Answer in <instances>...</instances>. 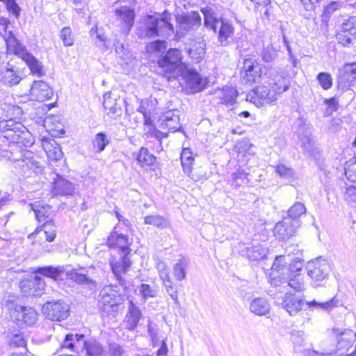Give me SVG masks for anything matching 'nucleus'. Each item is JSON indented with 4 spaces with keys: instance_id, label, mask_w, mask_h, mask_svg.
<instances>
[{
    "instance_id": "nucleus-1",
    "label": "nucleus",
    "mask_w": 356,
    "mask_h": 356,
    "mask_svg": "<svg viewBox=\"0 0 356 356\" xmlns=\"http://www.w3.org/2000/svg\"><path fill=\"white\" fill-rule=\"evenodd\" d=\"M290 83V79L285 72L269 68L262 75L261 85L248 93L247 99L257 106L270 104L289 89Z\"/></svg>"
},
{
    "instance_id": "nucleus-2",
    "label": "nucleus",
    "mask_w": 356,
    "mask_h": 356,
    "mask_svg": "<svg viewBox=\"0 0 356 356\" xmlns=\"http://www.w3.org/2000/svg\"><path fill=\"white\" fill-rule=\"evenodd\" d=\"M94 270L92 267H90L88 269L81 268L79 271L76 270H67L64 266H58L56 267L48 266L39 268L37 270V273L54 280L61 278L63 274L65 273L67 278L92 290L97 287V282L92 277V274L90 273V271H93Z\"/></svg>"
},
{
    "instance_id": "nucleus-3",
    "label": "nucleus",
    "mask_w": 356,
    "mask_h": 356,
    "mask_svg": "<svg viewBox=\"0 0 356 356\" xmlns=\"http://www.w3.org/2000/svg\"><path fill=\"white\" fill-rule=\"evenodd\" d=\"M7 27H5L6 29ZM8 54H15L21 58L28 65L31 73L38 77L45 74L43 65L35 56L28 52L25 46L15 37L11 31H6L4 35Z\"/></svg>"
},
{
    "instance_id": "nucleus-4",
    "label": "nucleus",
    "mask_w": 356,
    "mask_h": 356,
    "mask_svg": "<svg viewBox=\"0 0 356 356\" xmlns=\"http://www.w3.org/2000/svg\"><path fill=\"white\" fill-rule=\"evenodd\" d=\"M204 15V26L218 34V40L222 46H226L234 33V27L232 23L223 18H218L215 11L206 7L201 9Z\"/></svg>"
},
{
    "instance_id": "nucleus-5",
    "label": "nucleus",
    "mask_w": 356,
    "mask_h": 356,
    "mask_svg": "<svg viewBox=\"0 0 356 356\" xmlns=\"http://www.w3.org/2000/svg\"><path fill=\"white\" fill-rule=\"evenodd\" d=\"M170 20V18L166 15L161 18L154 15H148L144 19V34L149 38H168L172 35L174 28Z\"/></svg>"
},
{
    "instance_id": "nucleus-6",
    "label": "nucleus",
    "mask_w": 356,
    "mask_h": 356,
    "mask_svg": "<svg viewBox=\"0 0 356 356\" xmlns=\"http://www.w3.org/2000/svg\"><path fill=\"white\" fill-rule=\"evenodd\" d=\"M302 259L300 257H297L296 260L290 261L286 255L277 256L271 266L270 284L275 286H279V282L282 277L294 270L295 272L302 270Z\"/></svg>"
},
{
    "instance_id": "nucleus-7",
    "label": "nucleus",
    "mask_w": 356,
    "mask_h": 356,
    "mask_svg": "<svg viewBox=\"0 0 356 356\" xmlns=\"http://www.w3.org/2000/svg\"><path fill=\"white\" fill-rule=\"evenodd\" d=\"M182 56L177 49H170L158 60V65L168 81L175 79L181 70Z\"/></svg>"
},
{
    "instance_id": "nucleus-8",
    "label": "nucleus",
    "mask_w": 356,
    "mask_h": 356,
    "mask_svg": "<svg viewBox=\"0 0 356 356\" xmlns=\"http://www.w3.org/2000/svg\"><path fill=\"white\" fill-rule=\"evenodd\" d=\"M99 306L102 312L108 316H115L122 305V298L118 292L107 286L99 292Z\"/></svg>"
},
{
    "instance_id": "nucleus-9",
    "label": "nucleus",
    "mask_w": 356,
    "mask_h": 356,
    "mask_svg": "<svg viewBox=\"0 0 356 356\" xmlns=\"http://www.w3.org/2000/svg\"><path fill=\"white\" fill-rule=\"evenodd\" d=\"M0 131L3 134L4 138L10 142L19 143L22 142L21 138L26 131V127L19 122L9 119L0 122Z\"/></svg>"
},
{
    "instance_id": "nucleus-10",
    "label": "nucleus",
    "mask_w": 356,
    "mask_h": 356,
    "mask_svg": "<svg viewBox=\"0 0 356 356\" xmlns=\"http://www.w3.org/2000/svg\"><path fill=\"white\" fill-rule=\"evenodd\" d=\"M178 24L177 33L185 35L188 33L196 30L200 27L202 22L198 12L191 11L187 13L179 15L176 17Z\"/></svg>"
},
{
    "instance_id": "nucleus-11",
    "label": "nucleus",
    "mask_w": 356,
    "mask_h": 356,
    "mask_svg": "<svg viewBox=\"0 0 356 356\" xmlns=\"http://www.w3.org/2000/svg\"><path fill=\"white\" fill-rule=\"evenodd\" d=\"M43 311L51 321H60L68 316L70 307L65 301L58 300L46 302L43 306Z\"/></svg>"
},
{
    "instance_id": "nucleus-12",
    "label": "nucleus",
    "mask_w": 356,
    "mask_h": 356,
    "mask_svg": "<svg viewBox=\"0 0 356 356\" xmlns=\"http://www.w3.org/2000/svg\"><path fill=\"white\" fill-rule=\"evenodd\" d=\"M56 236V228L53 220L45 222L41 228H37L34 232L28 236L29 239L32 240L33 245L40 244L43 243V238H45L44 241L52 242Z\"/></svg>"
},
{
    "instance_id": "nucleus-13",
    "label": "nucleus",
    "mask_w": 356,
    "mask_h": 356,
    "mask_svg": "<svg viewBox=\"0 0 356 356\" xmlns=\"http://www.w3.org/2000/svg\"><path fill=\"white\" fill-rule=\"evenodd\" d=\"M307 269L308 275L316 282L324 280L330 273V266L327 261L321 258L308 262Z\"/></svg>"
},
{
    "instance_id": "nucleus-14",
    "label": "nucleus",
    "mask_w": 356,
    "mask_h": 356,
    "mask_svg": "<svg viewBox=\"0 0 356 356\" xmlns=\"http://www.w3.org/2000/svg\"><path fill=\"white\" fill-rule=\"evenodd\" d=\"M300 225L299 220L293 221L291 218H284L275 225L274 235L279 240H286L295 234Z\"/></svg>"
},
{
    "instance_id": "nucleus-15",
    "label": "nucleus",
    "mask_w": 356,
    "mask_h": 356,
    "mask_svg": "<svg viewBox=\"0 0 356 356\" xmlns=\"http://www.w3.org/2000/svg\"><path fill=\"white\" fill-rule=\"evenodd\" d=\"M22 76L21 70L10 63L0 70V81L6 86L12 87L19 84Z\"/></svg>"
},
{
    "instance_id": "nucleus-16",
    "label": "nucleus",
    "mask_w": 356,
    "mask_h": 356,
    "mask_svg": "<svg viewBox=\"0 0 356 356\" xmlns=\"http://www.w3.org/2000/svg\"><path fill=\"white\" fill-rule=\"evenodd\" d=\"M38 314L32 307L15 305L10 309V316L17 321H21L27 325L34 324L37 321Z\"/></svg>"
},
{
    "instance_id": "nucleus-17",
    "label": "nucleus",
    "mask_w": 356,
    "mask_h": 356,
    "mask_svg": "<svg viewBox=\"0 0 356 356\" xmlns=\"http://www.w3.org/2000/svg\"><path fill=\"white\" fill-rule=\"evenodd\" d=\"M142 317V312L133 300L128 302L127 312L122 325L129 331H134L138 326Z\"/></svg>"
},
{
    "instance_id": "nucleus-18",
    "label": "nucleus",
    "mask_w": 356,
    "mask_h": 356,
    "mask_svg": "<svg viewBox=\"0 0 356 356\" xmlns=\"http://www.w3.org/2000/svg\"><path fill=\"white\" fill-rule=\"evenodd\" d=\"M32 98L38 102L51 99L54 92L50 86L42 80L34 81L30 90Z\"/></svg>"
},
{
    "instance_id": "nucleus-19",
    "label": "nucleus",
    "mask_w": 356,
    "mask_h": 356,
    "mask_svg": "<svg viewBox=\"0 0 356 356\" xmlns=\"http://www.w3.org/2000/svg\"><path fill=\"white\" fill-rule=\"evenodd\" d=\"M106 244L110 248L119 249L120 255L128 256L130 252L131 243L127 235L113 232L108 237Z\"/></svg>"
},
{
    "instance_id": "nucleus-20",
    "label": "nucleus",
    "mask_w": 356,
    "mask_h": 356,
    "mask_svg": "<svg viewBox=\"0 0 356 356\" xmlns=\"http://www.w3.org/2000/svg\"><path fill=\"white\" fill-rule=\"evenodd\" d=\"M112 272L119 284L123 286L125 284L124 275L131 265V262L127 255H120L118 261L110 262Z\"/></svg>"
},
{
    "instance_id": "nucleus-21",
    "label": "nucleus",
    "mask_w": 356,
    "mask_h": 356,
    "mask_svg": "<svg viewBox=\"0 0 356 356\" xmlns=\"http://www.w3.org/2000/svg\"><path fill=\"white\" fill-rule=\"evenodd\" d=\"M333 331L337 334V350L339 351H347L352 347L355 339H356V332L351 330H345L341 332L339 329H334Z\"/></svg>"
},
{
    "instance_id": "nucleus-22",
    "label": "nucleus",
    "mask_w": 356,
    "mask_h": 356,
    "mask_svg": "<svg viewBox=\"0 0 356 356\" xmlns=\"http://www.w3.org/2000/svg\"><path fill=\"white\" fill-rule=\"evenodd\" d=\"M54 177L52 193L54 195H71L74 193V186L71 182L58 174Z\"/></svg>"
},
{
    "instance_id": "nucleus-23",
    "label": "nucleus",
    "mask_w": 356,
    "mask_h": 356,
    "mask_svg": "<svg viewBox=\"0 0 356 356\" xmlns=\"http://www.w3.org/2000/svg\"><path fill=\"white\" fill-rule=\"evenodd\" d=\"M215 97L219 101L218 104H225L226 106H232L235 104L238 96L237 90L232 87H223L215 91Z\"/></svg>"
},
{
    "instance_id": "nucleus-24",
    "label": "nucleus",
    "mask_w": 356,
    "mask_h": 356,
    "mask_svg": "<svg viewBox=\"0 0 356 356\" xmlns=\"http://www.w3.org/2000/svg\"><path fill=\"white\" fill-rule=\"evenodd\" d=\"M302 270L290 272L285 276L282 277L279 282V285L286 284L296 291H302L304 290L303 276L300 272Z\"/></svg>"
},
{
    "instance_id": "nucleus-25",
    "label": "nucleus",
    "mask_w": 356,
    "mask_h": 356,
    "mask_svg": "<svg viewBox=\"0 0 356 356\" xmlns=\"http://www.w3.org/2000/svg\"><path fill=\"white\" fill-rule=\"evenodd\" d=\"M115 15L122 21L124 31L128 33L134 22V10L129 7L122 6L115 10Z\"/></svg>"
},
{
    "instance_id": "nucleus-26",
    "label": "nucleus",
    "mask_w": 356,
    "mask_h": 356,
    "mask_svg": "<svg viewBox=\"0 0 356 356\" xmlns=\"http://www.w3.org/2000/svg\"><path fill=\"white\" fill-rule=\"evenodd\" d=\"M249 310L256 316H267L270 313V305L264 298H254L250 302Z\"/></svg>"
},
{
    "instance_id": "nucleus-27",
    "label": "nucleus",
    "mask_w": 356,
    "mask_h": 356,
    "mask_svg": "<svg viewBox=\"0 0 356 356\" xmlns=\"http://www.w3.org/2000/svg\"><path fill=\"white\" fill-rule=\"evenodd\" d=\"M120 99H116L111 92H106L104 95V106L108 111L107 114L111 117L119 116L122 114Z\"/></svg>"
},
{
    "instance_id": "nucleus-28",
    "label": "nucleus",
    "mask_w": 356,
    "mask_h": 356,
    "mask_svg": "<svg viewBox=\"0 0 356 356\" xmlns=\"http://www.w3.org/2000/svg\"><path fill=\"white\" fill-rule=\"evenodd\" d=\"M303 305L302 299L293 294L286 293L282 302L283 308L291 315L295 316L301 311Z\"/></svg>"
},
{
    "instance_id": "nucleus-29",
    "label": "nucleus",
    "mask_w": 356,
    "mask_h": 356,
    "mask_svg": "<svg viewBox=\"0 0 356 356\" xmlns=\"http://www.w3.org/2000/svg\"><path fill=\"white\" fill-rule=\"evenodd\" d=\"M242 255L251 261H259L266 257L267 249L259 243L245 247L241 250Z\"/></svg>"
},
{
    "instance_id": "nucleus-30",
    "label": "nucleus",
    "mask_w": 356,
    "mask_h": 356,
    "mask_svg": "<svg viewBox=\"0 0 356 356\" xmlns=\"http://www.w3.org/2000/svg\"><path fill=\"white\" fill-rule=\"evenodd\" d=\"M84 337V335L82 334H67L63 341V348L76 352H79L80 350H83L84 342L86 341Z\"/></svg>"
},
{
    "instance_id": "nucleus-31",
    "label": "nucleus",
    "mask_w": 356,
    "mask_h": 356,
    "mask_svg": "<svg viewBox=\"0 0 356 356\" xmlns=\"http://www.w3.org/2000/svg\"><path fill=\"white\" fill-rule=\"evenodd\" d=\"M186 86L192 92H196L203 89L202 79L196 71L188 70L184 74Z\"/></svg>"
},
{
    "instance_id": "nucleus-32",
    "label": "nucleus",
    "mask_w": 356,
    "mask_h": 356,
    "mask_svg": "<svg viewBox=\"0 0 356 356\" xmlns=\"http://www.w3.org/2000/svg\"><path fill=\"white\" fill-rule=\"evenodd\" d=\"M159 121V127L161 129H167L170 131L175 132L180 128L179 118L172 111L166 112L163 115V119H160Z\"/></svg>"
},
{
    "instance_id": "nucleus-33",
    "label": "nucleus",
    "mask_w": 356,
    "mask_h": 356,
    "mask_svg": "<svg viewBox=\"0 0 356 356\" xmlns=\"http://www.w3.org/2000/svg\"><path fill=\"white\" fill-rule=\"evenodd\" d=\"M42 146L49 159L58 161L63 157V152L60 145L55 140H44L43 141Z\"/></svg>"
},
{
    "instance_id": "nucleus-34",
    "label": "nucleus",
    "mask_w": 356,
    "mask_h": 356,
    "mask_svg": "<svg viewBox=\"0 0 356 356\" xmlns=\"http://www.w3.org/2000/svg\"><path fill=\"white\" fill-rule=\"evenodd\" d=\"M306 304L310 309H316L328 312L338 306L339 300L336 296H334L332 299L326 302H321L316 300H313L312 301H307Z\"/></svg>"
},
{
    "instance_id": "nucleus-35",
    "label": "nucleus",
    "mask_w": 356,
    "mask_h": 356,
    "mask_svg": "<svg viewBox=\"0 0 356 356\" xmlns=\"http://www.w3.org/2000/svg\"><path fill=\"white\" fill-rule=\"evenodd\" d=\"M83 349L87 356H104L105 354L102 345L96 340L86 341Z\"/></svg>"
},
{
    "instance_id": "nucleus-36",
    "label": "nucleus",
    "mask_w": 356,
    "mask_h": 356,
    "mask_svg": "<svg viewBox=\"0 0 356 356\" xmlns=\"http://www.w3.org/2000/svg\"><path fill=\"white\" fill-rule=\"evenodd\" d=\"M13 160H22V161L31 170H35L40 168L39 162L34 157L33 153L27 149H24L22 152L20 158H13Z\"/></svg>"
},
{
    "instance_id": "nucleus-37",
    "label": "nucleus",
    "mask_w": 356,
    "mask_h": 356,
    "mask_svg": "<svg viewBox=\"0 0 356 356\" xmlns=\"http://www.w3.org/2000/svg\"><path fill=\"white\" fill-rule=\"evenodd\" d=\"M144 222L146 225H150L159 229H164L169 225L167 218L160 215H150L145 217Z\"/></svg>"
},
{
    "instance_id": "nucleus-38",
    "label": "nucleus",
    "mask_w": 356,
    "mask_h": 356,
    "mask_svg": "<svg viewBox=\"0 0 356 356\" xmlns=\"http://www.w3.org/2000/svg\"><path fill=\"white\" fill-rule=\"evenodd\" d=\"M180 159L184 171L186 173H190L194 161V158L191 149L188 148H184L181 152Z\"/></svg>"
},
{
    "instance_id": "nucleus-39",
    "label": "nucleus",
    "mask_w": 356,
    "mask_h": 356,
    "mask_svg": "<svg viewBox=\"0 0 356 356\" xmlns=\"http://www.w3.org/2000/svg\"><path fill=\"white\" fill-rule=\"evenodd\" d=\"M136 160L141 165H150L155 162L156 158L147 148L141 147L137 154Z\"/></svg>"
},
{
    "instance_id": "nucleus-40",
    "label": "nucleus",
    "mask_w": 356,
    "mask_h": 356,
    "mask_svg": "<svg viewBox=\"0 0 356 356\" xmlns=\"http://www.w3.org/2000/svg\"><path fill=\"white\" fill-rule=\"evenodd\" d=\"M345 175L350 183L356 184V157L346 162Z\"/></svg>"
},
{
    "instance_id": "nucleus-41",
    "label": "nucleus",
    "mask_w": 356,
    "mask_h": 356,
    "mask_svg": "<svg viewBox=\"0 0 356 356\" xmlns=\"http://www.w3.org/2000/svg\"><path fill=\"white\" fill-rule=\"evenodd\" d=\"M138 290L144 301H146L148 298L156 297L158 293L157 287L147 284H141Z\"/></svg>"
},
{
    "instance_id": "nucleus-42",
    "label": "nucleus",
    "mask_w": 356,
    "mask_h": 356,
    "mask_svg": "<svg viewBox=\"0 0 356 356\" xmlns=\"http://www.w3.org/2000/svg\"><path fill=\"white\" fill-rule=\"evenodd\" d=\"M306 212V207L304 204L301 202H296L289 209L288 214L289 218H291L293 221L298 220V218Z\"/></svg>"
},
{
    "instance_id": "nucleus-43",
    "label": "nucleus",
    "mask_w": 356,
    "mask_h": 356,
    "mask_svg": "<svg viewBox=\"0 0 356 356\" xmlns=\"http://www.w3.org/2000/svg\"><path fill=\"white\" fill-rule=\"evenodd\" d=\"M187 262L185 259H179L173 267V275L175 277L181 281L185 279L186 275Z\"/></svg>"
},
{
    "instance_id": "nucleus-44",
    "label": "nucleus",
    "mask_w": 356,
    "mask_h": 356,
    "mask_svg": "<svg viewBox=\"0 0 356 356\" xmlns=\"http://www.w3.org/2000/svg\"><path fill=\"white\" fill-rule=\"evenodd\" d=\"M108 143L109 140L106 134L100 132L95 136V138L92 141V145L95 151L99 153L104 150Z\"/></svg>"
},
{
    "instance_id": "nucleus-45",
    "label": "nucleus",
    "mask_w": 356,
    "mask_h": 356,
    "mask_svg": "<svg viewBox=\"0 0 356 356\" xmlns=\"http://www.w3.org/2000/svg\"><path fill=\"white\" fill-rule=\"evenodd\" d=\"M205 44L203 42L199 43V46L196 47L195 44L193 47L188 49V55L191 58H193L196 63H199L202 58L204 56L205 50H204Z\"/></svg>"
},
{
    "instance_id": "nucleus-46",
    "label": "nucleus",
    "mask_w": 356,
    "mask_h": 356,
    "mask_svg": "<svg viewBox=\"0 0 356 356\" xmlns=\"http://www.w3.org/2000/svg\"><path fill=\"white\" fill-rule=\"evenodd\" d=\"M260 56L264 62L271 63L276 58L277 53L271 44H268L262 49Z\"/></svg>"
},
{
    "instance_id": "nucleus-47",
    "label": "nucleus",
    "mask_w": 356,
    "mask_h": 356,
    "mask_svg": "<svg viewBox=\"0 0 356 356\" xmlns=\"http://www.w3.org/2000/svg\"><path fill=\"white\" fill-rule=\"evenodd\" d=\"M276 172L281 178L288 181L293 180L295 178V172L291 168H288L284 165H278L275 167Z\"/></svg>"
},
{
    "instance_id": "nucleus-48",
    "label": "nucleus",
    "mask_w": 356,
    "mask_h": 356,
    "mask_svg": "<svg viewBox=\"0 0 356 356\" xmlns=\"http://www.w3.org/2000/svg\"><path fill=\"white\" fill-rule=\"evenodd\" d=\"M249 173H246L243 170L238 169L232 174V179L236 186L247 184L249 182Z\"/></svg>"
},
{
    "instance_id": "nucleus-49",
    "label": "nucleus",
    "mask_w": 356,
    "mask_h": 356,
    "mask_svg": "<svg viewBox=\"0 0 356 356\" xmlns=\"http://www.w3.org/2000/svg\"><path fill=\"white\" fill-rule=\"evenodd\" d=\"M60 38L65 46L70 47L73 45L74 37L72 35V30L69 26H65L61 29Z\"/></svg>"
},
{
    "instance_id": "nucleus-50",
    "label": "nucleus",
    "mask_w": 356,
    "mask_h": 356,
    "mask_svg": "<svg viewBox=\"0 0 356 356\" xmlns=\"http://www.w3.org/2000/svg\"><path fill=\"white\" fill-rule=\"evenodd\" d=\"M341 32L354 35L356 33V19L354 17H350L346 19L341 25Z\"/></svg>"
},
{
    "instance_id": "nucleus-51",
    "label": "nucleus",
    "mask_w": 356,
    "mask_h": 356,
    "mask_svg": "<svg viewBox=\"0 0 356 356\" xmlns=\"http://www.w3.org/2000/svg\"><path fill=\"white\" fill-rule=\"evenodd\" d=\"M286 258L290 261L296 260L297 257H300L302 259V250L299 249V246L297 244H291L289 245L286 249Z\"/></svg>"
},
{
    "instance_id": "nucleus-52",
    "label": "nucleus",
    "mask_w": 356,
    "mask_h": 356,
    "mask_svg": "<svg viewBox=\"0 0 356 356\" xmlns=\"http://www.w3.org/2000/svg\"><path fill=\"white\" fill-rule=\"evenodd\" d=\"M165 291L170 296V298L174 300V302L176 305H179V301L178 298V291L173 284L172 280H168V282L163 284Z\"/></svg>"
},
{
    "instance_id": "nucleus-53",
    "label": "nucleus",
    "mask_w": 356,
    "mask_h": 356,
    "mask_svg": "<svg viewBox=\"0 0 356 356\" xmlns=\"http://www.w3.org/2000/svg\"><path fill=\"white\" fill-rule=\"evenodd\" d=\"M317 79L324 90H328L332 86V79L329 73L320 72L317 76Z\"/></svg>"
},
{
    "instance_id": "nucleus-54",
    "label": "nucleus",
    "mask_w": 356,
    "mask_h": 356,
    "mask_svg": "<svg viewBox=\"0 0 356 356\" xmlns=\"http://www.w3.org/2000/svg\"><path fill=\"white\" fill-rule=\"evenodd\" d=\"M6 3L8 11L17 18L19 15L20 8L16 3V0H0Z\"/></svg>"
},
{
    "instance_id": "nucleus-55",
    "label": "nucleus",
    "mask_w": 356,
    "mask_h": 356,
    "mask_svg": "<svg viewBox=\"0 0 356 356\" xmlns=\"http://www.w3.org/2000/svg\"><path fill=\"white\" fill-rule=\"evenodd\" d=\"M255 69H261L259 65L255 60L248 58L245 59L243 61V66L241 70V74H243L246 72L250 73L253 72Z\"/></svg>"
},
{
    "instance_id": "nucleus-56",
    "label": "nucleus",
    "mask_w": 356,
    "mask_h": 356,
    "mask_svg": "<svg viewBox=\"0 0 356 356\" xmlns=\"http://www.w3.org/2000/svg\"><path fill=\"white\" fill-rule=\"evenodd\" d=\"M343 72L347 75V80L356 79V63H348L343 66Z\"/></svg>"
},
{
    "instance_id": "nucleus-57",
    "label": "nucleus",
    "mask_w": 356,
    "mask_h": 356,
    "mask_svg": "<svg viewBox=\"0 0 356 356\" xmlns=\"http://www.w3.org/2000/svg\"><path fill=\"white\" fill-rule=\"evenodd\" d=\"M26 343V341L21 334H15L9 341V344L13 348L24 347Z\"/></svg>"
},
{
    "instance_id": "nucleus-58",
    "label": "nucleus",
    "mask_w": 356,
    "mask_h": 356,
    "mask_svg": "<svg viewBox=\"0 0 356 356\" xmlns=\"http://www.w3.org/2000/svg\"><path fill=\"white\" fill-rule=\"evenodd\" d=\"M353 35L341 32L339 31L336 35L337 40L339 43L343 47H348L352 42Z\"/></svg>"
},
{
    "instance_id": "nucleus-59",
    "label": "nucleus",
    "mask_w": 356,
    "mask_h": 356,
    "mask_svg": "<svg viewBox=\"0 0 356 356\" xmlns=\"http://www.w3.org/2000/svg\"><path fill=\"white\" fill-rule=\"evenodd\" d=\"M261 69H255L253 72H248L243 74V78L246 83L256 82L259 78L261 79Z\"/></svg>"
},
{
    "instance_id": "nucleus-60",
    "label": "nucleus",
    "mask_w": 356,
    "mask_h": 356,
    "mask_svg": "<svg viewBox=\"0 0 356 356\" xmlns=\"http://www.w3.org/2000/svg\"><path fill=\"white\" fill-rule=\"evenodd\" d=\"M305 333L300 330H293L291 333V340L297 346H302L304 342Z\"/></svg>"
},
{
    "instance_id": "nucleus-61",
    "label": "nucleus",
    "mask_w": 356,
    "mask_h": 356,
    "mask_svg": "<svg viewBox=\"0 0 356 356\" xmlns=\"http://www.w3.org/2000/svg\"><path fill=\"white\" fill-rule=\"evenodd\" d=\"M115 49L117 54L120 56L125 61H127L129 59V52L125 49L123 44L117 42L115 44Z\"/></svg>"
},
{
    "instance_id": "nucleus-62",
    "label": "nucleus",
    "mask_w": 356,
    "mask_h": 356,
    "mask_svg": "<svg viewBox=\"0 0 356 356\" xmlns=\"http://www.w3.org/2000/svg\"><path fill=\"white\" fill-rule=\"evenodd\" d=\"M124 353L122 347L116 343H111L108 346V354L110 356H122Z\"/></svg>"
},
{
    "instance_id": "nucleus-63",
    "label": "nucleus",
    "mask_w": 356,
    "mask_h": 356,
    "mask_svg": "<svg viewBox=\"0 0 356 356\" xmlns=\"http://www.w3.org/2000/svg\"><path fill=\"white\" fill-rule=\"evenodd\" d=\"M147 47L148 51H161L162 49H165V42L160 40H155L149 43Z\"/></svg>"
},
{
    "instance_id": "nucleus-64",
    "label": "nucleus",
    "mask_w": 356,
    "mask_h": 356,
    "mask_svg": "<svg viewBox=\"0 0 356 356\" xmlns=\"http://www.w3.org/2000/svg\"><path fill=\"white\" fill-rule=\"evenodd\" d=\"M339 8V3L337 1H332L324 8L323 17H329L333 13H334Z\"/></svg>"
}]
</instances>
